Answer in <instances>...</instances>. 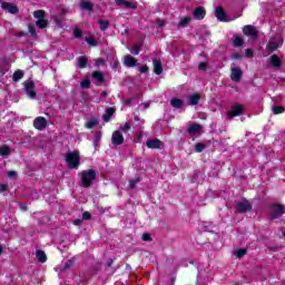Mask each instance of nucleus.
<instances>
[{
    "instance_id": "nucleus-1",
    "label": "nucleus",
    "mask_w": 285,
    "mask_h": 285,
    "mask_svg": "<svg viewBox=\"0 0 285 285\" xmlns=\"http://www.w3.org/2000/svg\"><path fill=\"white\" fill-rule=\"evenodd\" d=\"M65 161L69 170H79V166H81V155L79 150L67 153L65 155Z\"/></svg>"
},
{
    "instance_id": "nucleus-2",
    "label": "nucleus",
    "mask_w": 285,
    "mask_h": 285,
    "mask_svg": "<svg viewBox=\"0 0 285 285\" xmlns=\"http://www.w3.org/2000/svg\"><path fill=\"white\" fill-rule=\"evenodd\" d=\"M236 213H239L240 215H244V213H249L253 210V204L246 198H242L240 202L236 203L235 205Z\"/></svg>"
},
{
    "instance_id": "nucleus-3",
    "label": "nucleus",
    "mask_w": 285,
    "mask_h": 285,
    "mask_svg": "<svg viewBox=\"0 0 285 285\" xmlns=\"http://www.w3.org/2000/svg\"><path fill=\"white\" fill-rule=\"evenodd\" d=\"M282 215H285L284 205L274 203L271 205V219H279Z\"/></svg>"
},
{
    "instance_id": "nucleus-4",
    "label": "nucleus",
    "mask_w": 285,
    "mask_h": 285,
    "mask_svg": "<svg viewBox=\"0 0 285 285\" xmlns=\"http://www.w3.org/2000/svg\"><path fill=\"white\" fill-rule=\"evenodd\" d=\"M23 86L28 97H30L31 99H35V97H37V91H35V87H36L35 82L32 80L24 81Z\"/></svg>"
},
{
    "instance_id": "nucleus-5",
    "label": "nucleus",
    "mask_w": 285,
    "mask_h": 285,
    "mask_svg": "<svg viewBox=\"0 0 285 285\" xmlns=\"http://www.w3.org/2000/svg\"><path fill=\"white\" fill-rule=\"evenodd\" d=\"M33 128L36 130H46L48 128V120L45 117H37L33 120Z\"/></svg>"
},
{
    "instance_id": "nucleus-6",
    "label": "nucleus",
    "mask_w": 285,
    "mask_h": 285,
    "mask_svg": "<svg viewBox=\"0 0 285 285\" xmlns=\"http://www.w3.org/2000/svg\"><path fill=\"white\" fill-rule=\"evenodd\" d=\"M111 144L114 146H121L124 144V134L121 130H115L111 135Z\"/></svg>"
},
{
    "instance_id": "nucleus-7",
    "label": "nucleus",
    "mask_w": 285,
    "mask_h": 285,
    "mask_svg": "<svg viewBox=\"0 0 285 285\" xmlns=\"http://www.w3.org/2000/svg\"><path fill=\"white\" fill-rule=\"evenodd\" d=\"M282 38L279 36H276L275 38H272V40L266 45V48L268 52H275L279 48V40Z\"/></svg>"
},
{
    "instance_id": "nucleus-8",
    "label": "nucleus",
    "mask_w": 285,
    "mask_h": 285,
    "mask_svg": "<svg viewBox=\"0 0 285 285\" xmlns=\"http://www.w3.org/2000/svg\"><path fill=\"white\" fill-rule=\"evenodd\" d=\"M1 8L10 12V14H17L19 12V8L11 2H1Z\"/></svg>"
},
{
    "instance_id": "nucleus-9",
    "label": "nucleus",
    "mask_w": 285,
    "mask_h": 285,
    "mask_svg": "<svg viewBox=\"0 0 285 285\" xmlns=\"http://www.w3.org/2000/svg\"><path fill=\"white\" fill-rule=\"evenodd\" d=\"M243 75H244V71H242V69L239 67H234V68H232L230 79H232V81L239 82V81H242Z\"/></svg>"
},
{
    "instance_id": "nucleus-10",
    "label": "nucleus",
    "mask_w": 285,
    "mask_h": 285,
    "mask_svg": "<svg viewBox=\"0 0 285 285\" xmlns=\"http://www.w3.org/2000/svg\"><path fill=\"white\" fill-rule=\"evenodd\" d=\"M202 99V94H191L189 96H187V104L189 106H197V104H199V100Z\"/></svg>"
},
{
    "instance_id": "nucleus-11",
    "label": "nucleus",
    "mask_w": 285,
    "mask_h": 285,
    "mask_svg": "<svg viewBox=\"0 0 285 285\" xmlns=\"http://www.w3.org/2000/svg\"><path fill=\"white\" fill-rule=\"evenodd\" d=\"M244 112V107L242 105H236L227 112V117H239Z\"/></svg>"
},
{
    "instance_id": "nucleus-12",
    "label": "nucleus",
    "mask_w": 285,
    "mask_h": 285,
    "mask_svg": "<svg viewBox=\"0 0 285 285\" xmlns=\"http://www.w3.org/2000/svg\"><path fill=\"white\" fill-rule=\"evenodd\" d=\"M243 32L246 37H257L259 33L254 26L247 24L243 28Z\"/></svg>"
},
{
    "instance_id": "nucleus-13",
    "label": "nucleus",
    "mask_w": 285,
    "mask_h": 285,
    "mask_svg": "<svg viewBox=\"0 0 285 285\" xmlns=\"http://www.w3.org/2000/svg\"><path fill=\"white\" fill-rule=\"evenodd\" d=\"M124 66H127V68H135V66H137V58L130 55L125 56Z\"/></svg>"
},
{
    "instance_id": "nucleus-14",
    "label": "nucleus",
    "mask_w": 285,
    "mask_h": 285,
    "mask_svg": "<svg viewBox=\"0 0 285 285\" xmlns=\"http://www.w3.org/2000/svg\"><path fill=\"white\" fill-rule=\"evenodd\" d=\"M194 17L197 21H202L206 17V9L204 7H197L194 10Z\"/></svg>"
},
{
    "instance_id": "nucleus-15",
    "label": "nucleus",
    "mask_w": 285,
    "mask_h": 285,
    "mask_svg": "<svg viewBox=\"0 0 285 285\" xmlns=\"http://www.w3.org/2000/svg\"><path fill=\"white\" fill-rule=\"evenodd\" d=\"M215 17L218 19V21H228V19H226V11H224V8L222 7H217L215 9Z\"/></svg>"
},
{
    "instance_id": "nucleus-16",
    "label": "nucleus",
    "mask_w": 285,
    "mask_h": 285,
    "mask_svg": "<svg viewBox=\"0 0 285 285\" xmlns=\"http://www.w3.org/2000/svg\"><path fill=\"white\" fill-rule=\"evenodd\" d=\"M81 179H97V171L95 169H88L81 173Z\"/></svg>"
},
{
    "instance_id": "nucleus-17",
    "label": "nucleus",
    "mask_w": 285,
    "mask_h": 285,
    "mask_svg": "<svg viewBox=\"0 0 285 285\" xmlns=\"http://www.w3.org/2000/svg\"><path fill=\"white\" fill-rule=\"evenodd\" d=\"M147 148H151V149H159L161 148V140L159 139H148L147 140Z\"/></svg>"
},
{
    "instance_id": "nucleus-18",
    "label": "nucleus",
    "mask_w": 285,
    "mask_h": 285,
    "mask_svg": "<svg viewBox=\"0 0 285 285\" xmlns=\"http://www.w3.org/2000/svg\"><path fill=\"white\" fill-rule=\"evenodd\" d=\"M269 63L273 68H282V58H278L277 55H273L269 58Z\"/></svg>"
},
{
    "instance_id": "nucleus-19",
    "label": "nucleus",
    "mask_w": 285,
    "mask_h": 285,
    "mask_svg": "<svg viewBox=\"0 0 285 285\" xmlns=\"http://www.w3.org/2000/svg\"><path fill=\"white\" fill-rule=\"evenodd\" d=\"M153 63H154L155 75H161V72H164V65H161V61L157 60V59H154Z\"/></svg>"
},
{
    "instance_id": "nucleus-20",
    "label": "nucleus",
    "mask_w": 285,
    "mask_h": 285,
    "mask_svg": "<svg viewBox=\"0 0 285 285\" xmlns=\"http://www.w3.org/2000/svg\"><path fill=\"white\" fill-rule=\"evenodd\" d=\"M112 115H115V108L109 107L106 109L105 114L102 115V119L106 124L112 119Z\"/></svg>"
},
{
    "instance_id": "nucleus-21",
    "label": "nucleus",
    "mask_w": 285,
    "mask_h": 285,
    "mask_svg": "<svg viewBox=\"0 0 285 285\" xmlns=\"http://www.w3.org/2000/svg\"><path fill=\"white\" fill-rule=\"evenodd\" d=\"M36 257L40 264H46L48 262V256L46 255V252L38 249L36 250Z\"/></svg>"
},
{
    "instance_id": "nucleus-22",
    "label": "nucleus",
    "mask_w": 285,
    "mask_h": 285,
    "mask_svg": "<svg viewBox=\"0 0 285 285\" xmlns=\"http://www.w3.org/2000/svg\"><path fill=\"white\" fill-rule=\"evenodd\" d=\"M117 6H126V8H129L131 10H137V3L126 1V0H116Z\"/></svg>"
},
{
    "instance_id": "nucleus-23",
    "label": "nucleus",
    "mask_w": 285,
    "mask_h": 285,
    "mask_svg": "<svg viewBox=\"0 0 285 285\" xmlns=\"http://www.w3.org/2000/svg\"><path fill=\"white\" fill-rule=\"evenodd\" d=\"M170 106L175 108L176 110H179L180 108H184V100L179 98H173L170 100Z\"/></svg>"
},
{
    "instance_id": "nucleus-24",
    "label": "nucleus",
    "mask_w": 285,
    "mask_h": 285,
    "mask_svg": "<svg viewBox=\"0 0 285 285\" xmlns=\"http://www.w3.org/2000/svg\"><path fill=\"white\" fill-rule=\"evenodd\" d=\"M91 77L92 79H96L98 83H104L106 81V78L104 77V72L101 71H94Z\"/></svg>"
},
{
    "instance_id": "nucleus-25",
    "label": "nucleus",
    "mask_w": 285,
    "mask_h": 285,
    "mask_svg": "<svg viewBox=\"0 0 285 285\" xmlns=\"http://www.w3.org/2000/svg\"><path fill=\"white\" fill-rule=\"evenodd\" d=\"M199 130H202V125L191 124L189 125L187 132H189V135H196V132H199Z\"/></svg>"
},
{
    "instance_id": "nucleus-26",
    "label": "nucleus",
    "mask_w": 285,
    "mask_h": 285,
    "mask_svg": "<svg viewBox=\"0 0 285 285\" xmlns=\"http://www.w3.org/2000/svg\"><path fill=\"white\" fill-rule=\"evenodd\" d=\"M94 8H95V4H92V2L90 1H82L80 3V9L87 10V12H92Z\"/></svg>"
},
{
    "instance_id": "nucleus-27",
    "label": "nucleus",
    "mask_w": 285,
    "mask_h": 285,
    "mask_svg": "<svg viewBox=\"0 0 285 285\" xmlns=\"http://www.w3.org/2000/svg\"><path fill=\"white\" fill-rule=\"evenodd\" d=\"M141 48H144V42H136L129 50L131 55H139Z\"/></svg>"
},
{
    "instance_id": "nucleus-28",
    "label": "nucleus",
    "mask_w": 285,
    "mask_h": 285,
    "mask_svg": "<svg viewBox=\"0 0 285 285\" xmlns=\"http://www.w3.org/2000/svg\"><path fill=\"white\" fill-rule=\"evenodd\" d=\"M77 66L80 69H83L88 66V57L82 56L77 59Z\"/></svg>"
},
{
    "instance_id": "nucleus-29",
    "label": "nucleus",
    "mask_w": 285,
    "mask_h": 285,
    "mask_svg": "<svg viewBox=\"0 0 285 285\" xmlns=\"http://www.w3.org/2000/svg\"><path fill=\"white\" fill-rule=\"evenodd\" d=\"M21 79H23V70L18 69L13 72L12 81L17 83L18 81H21Z\"/></svg>"
},
{
    "instance_id": "nucleus-30",
    "label": "nucleus",
    "mask_w": 285,
    "mask_h": 285,
    "mask_svg": "<svg viewBox=\"0 0 285 285\" xmlns=\"http://www.w3.org/2000/svg\"><path fill=\"white\" fill-rule=\"evenodd\" d=\"M190 21H193V18L190 17L180 18V21L178 22V28H187Z\"/></svg>"
},
{
    "instance_id": "nucleus-31",
    "label": "nucleus",
    "mask_w": 285,
    "mask_h": 285,
    "mask_svg": "<svg viewBox=\"0 0 285 285\" xmlns=\"http://www.w3.org/2000/svg\"><path fill=\"white\" fill-rule=\"evenodd\" d=\"M233 45H234V48H242V46H244V39H242V37L239 36H234Z\"/></svg>"
},
{
    "instance_id": "nucleus-32",
    "label": "nucleus",
    "mask_w": 285,
    "mask_h": 285,
    "mask_svg": "<svg viewBox=\"0 0 285 285\" xmlns=\"http://www.w3.org/2000/svg\"><path fill=\"white\" fill-rule=\"evenodd\" d=\"M98 23L100 26V30L101 32H106V30H108V28H110V21L108 20H98Z\"/></svg>"
},
{
    "instance_id": "nucleus-33",
    "label": "nucleus",
    "mask_w": 285,
    "mask_h": 285,
    "mask_svg": "<svg viewBox=\"0 0 285 285\" xmlns=\"http://www.w3.org/2000/svg\"><path fill=\"white\" fill-rule=\"evenodd\" d=\"M131 128H132V121H130V120L120 125V131L121 132H128Z\"/></svg>"
},
{
    "instance_id": "nucleus-34",
    "label": "nucleus",
    "mask_w": 285,
    "mask_h": 285,
    "mask_svg": "<svg viewBox=\"0 0 285 285\" xmlns=\"http://www.w3.org/2000/svg\"><path fill=\"white\" fill-rule=\"evenodd\" d=\"M100 141H101V131H98L94 136V146H95L96 150H98Z\"/></svg>"
},
{
    "instance_id": "nucleus-35",
    "label": "nucleus",
    "mask_w": 285,
    "mask_h": 285,
    "mask_svg": "<svg viewBox=\"0 0 285 285\" xmlns=\"http://www.w3.org/2000/svg\"><path fill=\"white\" fill-rule=\"evenodd\" d=\"M85 41L88 43V46H90L91 48H95L97 46H99V42L92 38V37H87L85 38Z\"/></svg>"
},
{
    "instance_id": "nucleus-36",
    "label": "nucleus",
    "mask_w": 285,
    "mask_h": 285,
    "mask_svg": "<svg viewBox=\"0 0 285 285\" xmlns=\"http://www.w3.org/2000/svg\"><path fill=\"white\" fill-rule=\"evenodd\" d=\"M36 26L40 28V30H43V28H48V20H45V18L37 20Z\"/></svg>"
},
{
    "instance_id": "nucleus-37",
    "label": "nucleus",
    "mask_w": 285,
    "mask_h": 285,
    "mask_svg": "<svg viewBox=\"0 0 285 285\" xmlns=\"http://www.w3.org/2000/svg\"><path fill=\"white\" fill-rule=\"evenodd\" d=\"M0 156H1V157H8V156H10V147H8L7 145H3V146L0 148Z\"/></svg>"
},
{
    "instance_id": "nucleus-38",
    "label": "nucleus",
    "mask_w": 285,
    "mask_h": 285,
    "mask_svg": "<svg viewBox=\"0 0 285 285\" xmlns=\"http://www.w3.org/2000/svg\"><path fill=\"white\" fill-rule=\"evenodd\" d=\"M247 254H248V250L246 248H238L235 252V255H236V257H238V259H242V257H244Z\"/></svg>"
},
{
    "instance_id": "nucleus-39",
    "label": "nucleus",
    "mask_w": 285,
    "mask_h": 285,
    "mask_svg": "<svg viewBox=\"0 0 285 285\" xmlns=\"http://www.w3.org/2000/svg\"><path fill=\"white\" fill-rule=\"evenodd\" d=\"M72 266H75V258L68 259V261L65 263V265H63V267H62V271H68V269L72 268Z\"/></svg>"
},
{
    "instance_id": "nucleus-40",
    "label": "nucleus",
    "mask_w": 285,
    "mask_h": 285,
    "mask_svg": "<svg viewBox=\"0 0 285 285\" xmlns=\"http://www.w3.org/2000/svg\"><path fill=\"white\" fill-rule=\"evenodd\" d=\"M33 17H35V19H38V20L45 19L46 11L37 10V11L33 12Z\"/></svg>"
},
{
    "instance_id": "nucleus-41",
    "label": "nucleus",
    "mask_w": 285,
    "mask_h": 285,
    "mask_svg": "<svg viewBox=\"0 0 285 285\" xmlns=\"http://www.w3.org/2000/svg\"><path fill=\"white\" fill-rule=\"evenodd\" d=\"M99 126V121L97 119H91L86 124V128L92 129Z\"/></svg>"
},
{
    "instance_id": "nucleus-42",
    "label": "nucleus",
    "mask_w": 285,
    "mask_h": 285,
    "mask_svg": "<svg viewBox=\"0 0 285 285\" xmlns=\"http://www.w3.org/2000/svg\"><path fill=\"white\" fill-rule=\"evenodd\" d=\"M73 37H75L76 39H81V37H83V31H81V30L79 29V27H76V28L73 29Z\"/></svg>"
},
{
    "instance_id": "nucleus-43",
    "label": "nucleus",
    "mask_w": 285,
    "mask_h": 285,
    "mask_svg": "<svg viewBox=\"0 0 285 285\" xmlns=\"http://www.w3.org/2000/svg\"><path fill=\"white\" fill-rule=\"evenodd\" d=\"M80 186L82 188H90L92 186V179H82Z\"/></svg>"
},
{
    "instance_id": "nucleus-44",
    "label": "nucleus",
    "mask_w": 285,
    "mask_h": 285,
    "mask_svg": "<svg viewBox=\"0 0 285 285\" xmlns=\"http://www.w3.org/2000/svg\"><path fill=\"white\" fill-rule=\"evenodd\" d=\"M204 150H206V145L198 142L195 145V151L196 153H204Z\"/></svg>"
},
{
    "instance_id": "nucleus-45",
    "label": "nucleus",
    "mask_w": 285,
    "mask_h": 285,
    "mask_svg": "<svg viewBox=\"0 0 285 285\" xmlns=\"http://www.w3.org/2000/svg\"><path fill=\"white\" fill-rule=\"evenodd\" d=\"M284 111H285V109H284L283 106H275V107H273L274 115H282V112H284Z\"/></svg>"
},
{
    "instance_id": "nucleus-46",
    "label": "nucleus",
    "mask_w": 285,
    "mask_h": 285,
    "mask_svg": "<svg viewBox=\"0 0 285 285\" xmlns=\"http://www.w3.org/2000/svg\"><path fill=\"white\" fill-rule=\"evenodd\" d=\"M7 177H9V179H17V177H19V174L14 170H9L7 173Z\"/></svg>"
},
{
    "instance_id": "nucleus-47",
    "label": "nucleus",
    "mask_w": 285,
    "mask_h": 285,
    "mask_svg": "<svg viewBox=\"0 0 285 285\" xmlns=\"http://www.w3.org/2000/svg\"><path fill=\"white\" fill-rule=\"evenodd\" d=\"M141 239L142 242H153V237L148 233H144Z\"/></svg>"
},
{
    "instance_id": "nucleus-48",
    "label": "nucleus",
    "mask_w": 285,
    "mask_h": 285,
    "mask_svg": "<svg viewBox=\"0 0 285 285\" xmlns=\"http://www.w3.org/2000/svg\"><path fill=\"white\" fill-rule=\"evenodd\" d=\"M139 181H141V180L140 179L130 180L129 188H131V189L137 188V184H139Z\"/></svg>"
},
{
    "instance_id": "nucleus-49",
    "label": "nucleus",
    "mask_w": 285,
    "mask_h": 285,
    "mask_svg": "<svg viewBox=\"0 0 285 285\" xmlns=\"http://www.w3.org/2000/svg\"><path fill=\"white\" fill-rule=\"evenodd\" d=\"M92 217V214H90L89 212H85L82 214V220L88 222V219H90Z\"/></svg>"
},
{
    "instance_id": "nucleus-50",
    "label": "nucleus",
    "mask_w": 285,
    "mask_h": 285,
    "mask_svg": "<svg viewBox=\"0 0 285 285\" xmlns=\"http://www.w3.org/2000/svg\"><path fill=\"white\" fill-rule=\"evenodd\" d=\"M81 88L88 89L90 88V80H83L80 83Z\"/></svg>"
},
{
    "instance_id": "nucleus-51",
    "label": "nucleus",
    "mask_w": 285,
    "mask_h": 285,
    "mask_svg": "<svg viewBox=\"0 0 285 285\" xmlns=\"http://www.w3.org/2000/svg\"><path fill=\"white\" fill-rule=\"evenodd\" d=\"M208 69V65L206 62H200L198 65V70L206 71Z\"/></svg>"
},
{
    "instance_id": "nucleus-52",
    "label": "nucleus",
    "mask_w": 285,
    "mask_h": 285,
    "mask_svg": "<svg viewBox=\"0 0 285 285\" xmlns=\"http://www.w3.org/2000/svg\"><path fill=\"white\" fill-rule=\"evenodd\" d=\"M9 188L7 184H0V193H8Z\"/></svg>"
},
{
    "instance_id": "nucleus-53",
    "label": "nucleus",
    "mask_w": 285,
    "mask_h": 285,
    "mask_svg": "<svg viewBox=\"0 0 285 285\" xmlns=\"http://www.w3.org/2000/svg\"><path fill=\"white\" fill-rule=\"evenodd\" d=\"M20 210H22L23 213H26V210H28V205H26V203H18Z\"/></svg>"
},
{
    "instance_id": "nucleus-54",
    "label": "nucleus",
    "mask_w": 285,
    "mask_h": 285,
    "mask_svg": "<svg viewBox=\"0 0 285 285\" xmlns=\"http://www.w3.org/2000/svg\"><path fill=\"white\" fill-rule=\"evenodd\" d=\"M29 32L32 37H37V29L32 26H29Z\"/></svg>"
},
{
    "instance_id": "nucleus-55",
    "label": "nucleus",
    "mask_w": 285,
    "mask_h": 285,
    "mask_svg": "<svg viewBox=\"0 0 285 285\" xmlns=\"http://www.w3.org/2000/svg\"><path fill=\"white\" fill-rule=\"evenodd\" d=\"M253 55H254L253 49H246L245 50V57L250 58V57H253Z\"/></svg>"
},
{
    "instance_id": "nucleus-56",
    "label": "nucleus",
    "mask_w": 285,
    "mask_h": 285,
    "mask_svg": "<svg viewBox=\"0 0 285 285\" xmlns=\"http://www.w3.org/2000/svg\"><path fill=\"white\" fill-rule=\"evenodd\" d=\"M148 70H149L148 66H144V67H140L139 72H141V75H146Z\"/></svg>"
},
{
    "instance_id": "nucleus-57",
    "label": "nucleus",
    "mask_w": 285,
    "mask_h": 285,
    "mask_svg": "<svg viewBox=\"0 0 285 285\" xmlns=\"http://www.w3.org/2000/svg\"><path fill=\"white\" fill-rule=\"evenodd\" d=\"M101 268H102V267H101V263H97V264L94 266L92 269L96 271V273H97V272L101 271Z\"/></svg>"
},
{
    "instance_id": "nucleus-58",
    "label": "nucleus",
    "mask_w": 285,
    "mask_h": 285,
    "mask_svg": "<svg viewBox=\"0 0 285 285\" xmlns=\"http://www.w3.org/2000/svg\"><path fill=\"white\" fill-rule=\"evenodd\" d=\"M82 222L83 219L77 218L73 220V226H79Z\"/></svg>"
},
{
    "instance_id": "nucleus-59",
    "label": "nucleus",
    "mask_w": 285,
    "mask_h": 285,
    "mask_svg": "<svg viewBox=\"0 0 285 285\" xmlns=\"http://www.w3.org/2000/svg\"><path fill=\"white\" fill-rule=\"evenodd\" d=\"M114 262H115V259L110 258V259L107 262V268H112Z\"/></svg>"
},
{
    "instance_id": "nucleus-60",
    "label": "nucleus",
    "mask_w": 285,
    "mask_h": 285,
    "mask_svg": "<svg viewBox=\"0 0 285 285\" xmlns=\"http://www.w3.org/2000/svg\"><path fill=\"white\" fill-rule=\"evenodd\" d=\"M101 63H104V60L101 58H98L96 60V66H101Z\"/></svg>"
},
{
    "instance_id": "nucleus-61",
    "label": "nucleus",
    "mask_w": 285,
    "mask_h": 285,
    "mask_svg": "<svg viewBox=\"0 0 285 285\" xmlns=\"http://www.w3.org/2000/svg\"><path fill=\"white\" fill-rule=\"evenodd\" d=\"M233 58H234V59H242V56H239V53H234V55H233Z\"/></svg>"
},
{
    "instance_id": "nucleus-62",
    "label": "nucleus",
    "mask_w": 285,
    "mask_h": 285,
    "mask_svg": "<svg viewBox=\"0 0 285 285\" xmlns=\"http://www.w3.org/2000/svg\"><path fill=\"white\" fill-rule=\"evenodd\" d=\"M112 68H119V61H118V60H116V61L114 62Z\"/></svg>"
},
{
    "instance_id": "nucleus-63",
    "label": "nucleus",
    "mask_w": 285,
    "mask_h": 285,
    "mask_svg": "<svg viewBox=\"0 0 285 285\" xmlns=\"http://www.w3.org/2000/svg\"><path fill=\"white\" fill-rule=\"evenodd\" d=\"M141 137H144V135L139 134L136 141L140 142L141 141Z\"/></svg>"
},
{
    "instance_id": "nucleus-64",
    "label": "nucleus",
    "mask_w": 285,
    "mask_h": 285,
    "mask_svg": "<svg viewBox=\"0 0 285 285\" xmlns=\"http://www.w3.org/2000/svg\"><path fill=\"white\" fill-rule=\"evenodd\" d=\"M134 119L135 121H141V118H139V116H135Z\"/></svg>"
}]
</instances>
